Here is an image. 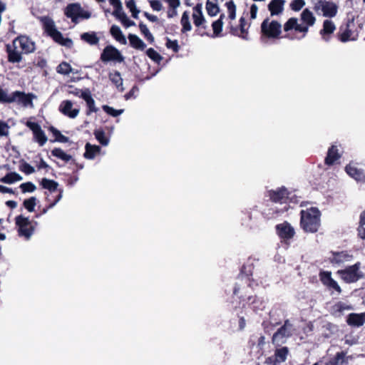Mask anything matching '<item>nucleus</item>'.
<instances>
[{
  "label": "nucleus",
  "instance_id": "f8f14e48",
  "mask_svg": "<svg viewBox=\"0 0 365 365\" xmlns=\"http://www.w3.org/2000/svg\"><path fill=\"white\" fill-rule=\"evenodd\" d=\"M284 317V311L279 308H274L269 312L268 322H263L262 326L265 331H268V324L273 327L279 325Z\"/></svg>",
  "mask_w": 365,
  "mask_h": 365
},
{
  "label": "nucleus",
  "instance_id": "393cba45",
  "mask_svg": "<svg viewBox=\"0 0 365 365\" xmlns=\"http://www.w3.org/2000/svg\"><path fill=\"white\" fill-rule=\"evenodd\" d=\"M321 280L322 283L337 292H340L341 289L338 283L331 278V273L328 272H323L320 274Z\"/></svg>",
  "mask_w": 365,
  "mask_h": 365
},
{
  "label": "nucleus",
  "instance_id": "ea45409f",
  "mask_svg": "<svg viewBox=\"0 0 365 365\" xmlns=\"http://www.w3.org/2000/svg\"><path fill=\"white\" fill-rule=\"evenodd\" d=\"M41 184L44 189H47L51 192H54L58 185L57 182L47 178H43Z\"/></svg>",
  "mask_w": 365,
  "mask_h": 365
},
{
  "label": "nucleus",
  "instance_id": "9b49d317",
  "mask_svg": "<svg viewBox=\"0 0 365 365\" xmlns=\"http://www.w3.org/2000/svg\"><path fill=\"white\" fill-rule=\"evenodd\" d=\"M13 43L15 47L21 48L23 53H30L35 50L34 42L26 36H20L16 38Z\"/></svg>",
  "mask_w": 365,
  "mask_h": 365
},
{
  "label": "nucleus",
  "instance_id": "864d4df0",
  "mask_svg": "<svg viewBox=\"0 0 365 365\" xmlns=\"http://www.w3.org/2000/svg\"><path fill=\"white\" fill-rule=\"evenodd\" d=\"M304 0H293L290 4V8L294 11H299L304 7Z\"/></svg>",
  "mask_w": 365,
  "mask_h": 365
},
{
  "label": "nucleus",
  "instance_id": "79ce46f5",
  "mask_svg": "<svg viewBox=\"0 0 365 365\" xmlns=\"http://www.w3.org/2000/svg\"><path fill=\"white\" fill-rule=\"evenodd\" d=\"M56 71L60 74L68 75L73 73V69L70 64L66 62H62L57 66Z\"/></svg>",
  "mask_w": 365,
  "mask_h": 365
},
{
  "label": "nucleus",
  "instance_id": "c03bdc74",
  "mask_svg": "<svg viewBox=\"0 0 365 365\" xmlns=\"http://www.w3.org/2000/svg\"><path fill=\"white\" fill-rule=\"evenodd\" d=\"M351 31L346 28L344 31L338 33V38L341 42L346 43L349 41H354V38H351Z\"/></svg>",
  "mask_w": 365,
  "mask_h": 365
},
{
  "label": "nucleus",
  "instance_id": "1a4fd4ad",
  "mask_svg": "<svg viewBox=\"0 0 365 365\" xmlns=\"http://www.w3.org/2000/svg\"><path fill=\"white\" fill-rule=\"evenodd\" d=\"M36 98V96L34 93H26L23 91H16L13 92V103H16L19 105L27 108H33L34 107L33 100Z\"/></svg>",
  "mask_w": 365,
  "mask_h": 365
},
{
  "label": "nucleus",
  "instance_id": "de8ad7c7",
  "mask_svg": "<svg viewBox=\"0 0 365 365\" xmlns=\"http://www.w3.org/2000/svg\"><path fill=\"white\" fill-rule=\"evenodd\" d=\"M139 28L140 29L141 33L144 35L147 41H148L150 43H153L154 41V37L147 28L146 25L143 24H140Z\"/></svg>",
  "mask_w": 365,
  "mask_h": 365
},
{
  "label": "nucleus",
  "instance_id": "7c9ffc66",
  "mask_svg": "<svg viewBox=\"0 0 365 365\" xmlns=\"http://www.w3.org/2000/svg\"><path fill=\"white\" fill-rule=\"evenodd\" d=\"M289 354V349L287 346H282L279 349H276L274 351V362L282 363L286 361Z\"/></svg>",
  "mask_w": 365,
  "mask_h": 365
},
{
  "label": "nucleus",
  "instance_id": "a878e982",
  "mask_svg": "<svg viewBox=\"0 0 365 365\" xmlns=\"http://www.w3.org/2000/svg\"><path fill=\"white\" fill-rule=\"evenodd\" d=\"M284 0H272L268 4V9L271 16L279 15L283 11Z\"/></svg>",
  "mask_w": 365,
  "mask_h": 365
},
{
  "label": "nucleus",
  "instance_id": "f03ea898",
  "mask_svg": "<svg viewBox=\"0 0 365 365\" xmlns=\"http://www.w3.org/2000/svg\"><path fill=\"white\" fill-rule=\"evenodd\" d=\"M300 215V225L302 228L306 232H317L321 225V213L319 209L317 207H311L307 210H302Z\"/></svg>",
  "mask_w": 365,
  "mask_h": 365
},
{
  "label": "nucleus",
  "instance_id": "bb28decb",
  "mask_svg": "<svg viewBox=\"0 0 365 365\" xmlns=\"http://www.w3.org/2000/svg\"><path fill=\"white\" fill-rule=\"evenodd\" d=\"M192 19L194 24L197 27L200 26L205 21L202 14V5L201 4H197L193 8Z\"/></svg>",
  "mask_w": 365,
  "mask_h": 365
},
{
  "label": "nucleus",
  "instance_id": "0eeeda50",
  "mask_svg": "<svg viewBox=\"0 0 365 365\" xmlns=\"http://www.w3.org/2000/svg\"><path fill=\"white\" fill-rule=\"evenodd\" d=\"M314 10L317 14L322 12L325 17L333 18L337 14L338 6L333 1L319 0L314 4Z\"/></svg>",
  "mask_w": 365,
  "mask_h": 365
},
{
  "label": "nucleus",
  "instance_id": "7ed1b4c3",
  "mask_svg": "<svg viewBox=\"0 0 365 365\" xmlns=\"http://www.w3.org/2000/svg\"><path fill=\"white\" fill-rule=\"evenodd\" d=\"M294 325L289 319H286L284 324L273 334L272 342L277 346H280L287 343L288 339L296 334Z\"/></svg>",
  "mask_w": 365,
  "mask_h": 365
},
{
  "label": "nucleus",
  "instance_id": "c756f323",
  "mask_svg": "<svg viewBox=\"0 0 365 365\" xmlns=\"http://www.w3.org/2000/svg\"><path fill=\"white\" fill-rule=\"evenodd\" d=\"M81 38L91 46L97 45L99 42V38L94 31L83 33L81 35Z\"/></svg>",
  "mask_w": 365,
  "mask_h": 365
},
{
  "label": "nucleus",
  "instance_id": "f704fd0d",
  "mask_svg": "<svg viewBox=\"0 0 365 365\" xmlns=\"http://www.w3.org/2000/svg\"><path fill=\"white\" fill-rule=\"evenodd\" d=\"M206 9L207 14L210 16H216L220 11L219 6L217 5V0H207Z\"/></svg>",
  "mask_w": 365,
  "mask_h": 365
},
{
  "label": "nucleus",
  "instance_id": "6e6552de",
  "mask_svg": "<svg viewBox=\"0 0 365 365\" xmlns=\"http://www.w3.org/2000/svg\"><path fill=\"white\" fill-rule=\"evenodd\" d=\"M262 34L271 38H277L282 32V25L277 21H269L268 19H264L261 24Z\"/></svg>",
  "mask_w": 365,
  "mask_h": 365
},
{
  "label": "nucleus",
  "instance_id": "58836bf2",
  "mask_svg": "<svg viewBox=\"0 0 365 365\" xmlns=\"http://www.w3.org/2000/svg\"><path fill=\"white\" fill-rule=\"evenodd\" d=\"M344 357L345 354L344 352H339L334 358L331 359L324 365H345L346 362L344 361Z\"/></svg>",
  "mask_w": 365,
  "mask_h": 365
},
{
  "label": "nucleus",
  "instance_id": "2f4dec72",
  "mask_svg": "<svg viewBox=\"0 0 365 365\" xmlns=\"http://www.w3.org/2000/svg\"><path fill=\"white\" fill-rule=\"evenodd\" d=\"M110 34L119 43L122 44L126 43V38L123 34L120 27L116 25H113L110 30Z\"/></svg>",
  "mask_w": 365,
  "mask_h": 365
},
{
  "label": "nucleus",
  "instance_id": "4d7b16f0",
  "mask_svg": "<svg viewBox=\"0 0 365 365\" xmlns=\"http://www.w3.org/2000/svg\"><path fill=\"white\" fill-rule=\"evenodd\" d=\"M166 47L168 48L172 49L174 52H178L179 51V45L176 40L172 41L168 38L166 42Z\"/></svg>",
  "mask_w": 365,
  "mask_h": 365
},
{
  "label": "nucleus",
  "instance_id": "603ef678",
  "mask_svg": "<svg viewBox=\"0 0 365 365\" xmlns=\"http://www.w3.org/2000/svg\"><path fill=\"white\" fill-rule=\"evenodd\" d=\"M20 188L23 192H33L36 190V187L33 182H27L22 183Z\"/></svg>",
  "mask_w": 365,
  "mask_h": 365
},
{
  "label": "nucleus",
  "instance_id": "37998d69",
  "mask_svg": "<svg viewBox=\"0 0 365 365\" xmlns=\"http://www.w3.org/2000/svg\"><path fill=\"white\" fill-rule=\"evenodd\" d=\"M94 135L97 140L102 145H107L109 143L108 138L106 136V133L102 130H96L94 131Z\"/></svg>",
  "mask_w": 365,
  "mask_h": 365
},
{
  "label": "nucleus",
  "instance_id": "aec40b11",
  "mask_svg": "<svg viewBox=\"0 0 365 365\" xmlns=\"http://www.w3.org/2000/svg\"><path fill=\"white\" fill-rule=\"evenodd\" d=\"M288 192L284 187L269 191V197L274 202L284 203L288 198Z\"/></svg>",
  "mask_w": 365,
  "mask_h": 365
},
{
  "label": "nucleus",
  "instance_id": "4be33fe9",
  "mask_svg": "<svg viewBox=\"0 0 365 365\" xmlns=\"http://www.w3.org/2000/svg\"><path fill=\"white\" fill-rule=\"evenodd\" d=\"M341 157V153L336 145H331L327 152L325 158V163L327 165H333Z\"/></svg>",
  "mask_w": 365,
  "mask_h": 365
},
{
  "label": "nucleus",
  "instance_id": "5fc2aeb1",
  "mask_svg": "<svg viewBox=\"0 0 365 365\" xmlns=\"http://www.w3.org/2000/svg\"><path fill=\"white\" fill-rule=\"evenodd\" d=\"M227 8L229 12V18L230 19H235L236 17V6L233 1H229L226 3Z\"/></svg>",
  "mask_w": 365,
  "mask_h": 365
},
{
  "label": "nucleus",
  "instance_id": "ddd939ff",
  "mask_svg": "<svg viewBox=\"0 0 365 365\" xmlns=\"http://www.w3.org/2000/svg\"><path fill=\"white\" fill-rule=\"evenodd\" d=\"M73 103L70 100H64L63 101L58 107V110L65 116L68 117L69 118H76L79 113V108H73Z\"/></svg>",
  "mask_w": 365,
  "mask_h": 365
},
{
  "label": "nucleus",
  "instance_id": "8fccbe9b",
  "mask_svg": "<svg viewBox=\"0 0 365 365\" xmlns=\"http://www.w3.org/2000/svg\"><path fill=\"white\" fill-rule=\"evenodd\" d=\"M112 14L119 21L121 19H125L126 14L123 11L122 4L114 7V11Z\"/></svg>",
  "mask_w": 365,
  "mask_h": 365
},
{
  "label": "nucleus",
  "instance_id": "680f3d73",
  "mask_svg": "<svg viewBox=\"0 0 365 365\" xmlns=\"http://www.w3.org/2000/svg\"><path fill=\"white\" fill-rule=\"evenodd\" d=\"M151 8L156 11H159L162 9L163 5L159 0H153L150 1Z\"/></svg>",
  "mask_w": 365,
  "mask_h": 365
},
{
  "label": "nucleus",
  "instance_id": "09e8293b",
  "mask_svg": "<svg viewBox=\"0 0 365 365\" xmlns=\"http://www.w3.org/2000/svg\"><path fill=\"white\" fill-rule=\"evenodd\" d=\"M36 205V198L31 197L24 201V206L29 212H33Z\"/></svg>",
  "mask_w": 365,
  "mask_h": 365
},
{
  "label": "nucleus",
  "instance_id": "a19ab883",
  "mask_svg": "<svg viewBox=\"0 0 365 365\" xmlns=\"http://www.w3.org/2000/svg\"><path fill=\"white\" fill-rule=\"evenodd\" d=\"M13 100V92L9 93L7 90L0 88V103H12Z\"/></svg>",
  "mask_w": 365,
  "mask_h": 365
},
{
  "label": "nucleus",
  "instance_id": "412c9836",
  "mask_svg": "<svg viewBox=\"0 0 365 365\" xmlns=\"http://www.w3.org/2000/svg\"><path fill=\"white\" fill-rule=\"evenodd\" d=\"M6 51L8 53V61L11 63H19L22 60L21 51H19L18 47H15L14 43L12 46L6 45Z\"/></svg>",
  "mask_w": 365,
  "mask_h": 365
},
{
  "label": "nucleus",
  "instance_id": "13d9d810",
  "mask_svg": "<svg viewBox=\"0 0 365 365\" xmlns=\"http://www.w3.org/2000/svg\"><path fill=\"white\" fill-rule=\"evenodd\" d=\"M126 6L130 10L133 18H137V9L135 8V3L134 0H130L126 2Z\"/></svg>",
  "mask_w": 365,
  "mask_h": 365
},
{
  "label": "nucleus",
  "instance_id": "72a5a7b5",
  "mask_svg": "<svg viewBox=\"0 0 365 365\" xmlns=\"http://www.w3.org/2000/svg\"><path fill=\"white\" fill-rule=\"evenodd\" d=\"M23 178L22 177L16 172H11L7 173L5 176L0 179V181L6 184H12L15 182L20 181Z\"/></svg>",
  "mask_w": 365,
  "mask_h": 365
},
{
  "label": "nucleus",
  "instance_id": "a18cd8bd",
  "mask_svg": "<svg viewBox=\"0 0 365 365\" xmlns=\"http://www.w3.org/2000/svg\"><path fill=\"white\" fill-rule=\"evenodd\" d=\"M146 55L153 60L155 63L159 64L162 61L163 57L153 48H150L146 51Z\"/></svg>",
  "mask_w": 365,
  "mask_h": 365
},
{
  "label": "nucleus",
  "instance_id": "bf43d9fd",
  "mask_svg": "<svg viewBox=\"0 0 365 365\" xmlns=\"http://www.w3.org/2000/svg\"><path fill=\"white\" fill-rule=\"evenodd\" d=\"M21 170L26 175H30L35 172L34 168L26 162L22 164Z\"/></svg>",
  "mask_w": 365,
  "mask_h": 365
},
{
  "label": "nucleus",
  "instance_id": "69168bd1",
  "mask_svg": "<svg viewBox=\"0 0 365 365\" xmlns=\"http://www.w3.org/2000/svg\"><path fill=\"white\" fill-rule=\"evenodd\" d=\"M169 5L170 9H177L180 5V0H164Z\"/></svg>",
  "mask_w": 365,
  "mask_h": 365
},
{
  "label": "nucleus",
  "instance_id": "4c0bfd02",
  "mask_svg": "<svg viewBox=\"0 0 365 365\" xmlns=\"http://www.w3.org/2000/svg\"><path fill=\"white\" fill-rule=\"evenodd\" d=\"M181 25L182 26V32L185 33L187 31H189L192 29V26L190 22L189 19V13L188 11H185L183 12L181 21H180Z\"/></svg>",
  "mask_w": 365,
  "mask_h": 365
},
{
  "label": "nucleus",
  "instance_id": "dca6fc26",
  "mask_svg": "<svg viewBox=\"0 0 365 365\" xmlns=\"http://www.w3.org/2000/svg\"><path fill=\"white\" fill-rule=\"evenodd\" d=\"M354 259L353 255L348 251H341L333 252L330 257V262L332 264L340 267L346 262H351Z\"/></svg>",
  "mask_w": 365,
  "mask_h": 365
},
{
  "label": "nucleus",
  "instance_id": "3c124183",
  "mask_svg": "<svg viewBox=\"0 0 365 365\" xmlns=\"http://www.w3.org/2000/svg\"><path fill=\"white\" fill-rule=\"evenodd\" d=\"M103 109L106 113L113 117H117L123 113V109L116 110L106 105L103 106Z\"/></svg>",
  "mask_w": 365,
  "mask_h": 365
},
{
  "label": "nucleus",
  "instance_id": "6ab92c4d",
  "mask_svg": "<svg viewBox=\"0 0 365 365\" xmlns=\"http://www.w3.org/2000/svg\"><path fill=\"white\" fill-rule=\"evenodd\" d=\"M243 300L245 301L246 303L255 312L263 310L266 307L265 302L262 299L255 296H249Z\"/></svg>",
  "mask_w": 365,
  "mask_h": 365
},
{
  "label": "nucleus",
  "instance_id": "6e6d98bb",
  "mask_svg": "<svg viewBox=\"0 0 365 365\" xmlns=\"http://www.w3.org/2000/svg\"><path fill=\"white\" fill-rule=\"evenodd\" d=\"M298 19L297 18H290L284 25V30L285 31H290L295 29Z\"/></svg>",
  "mask_w": 365,
  "mask_h": 365
},
{
  "label": "nucleus",
  "instance_id": "b1692460",
  "mask_svg": "<svg viewBox=\"0 0 365 365\" xmlns=\"http://www.w3.org/2000/svg\"><path fill=\"white\" fill-rule=\"evenodd\" d=\"M352 306L344 302H338L331 307L332 314L335 317H340L344 314L345 312L351 310Z\"/></svg>",
  "mask_w": 365,
  "mask_h": 365
},
{
  "label": "nucleus",
  "instance_id": "4468645a",
  "mask_svg": "<svg viewBox=\"0 0 365 365\" xmlns=\"http://www.w3.org/2000/svg\"><path fill=\"white\" fill-rule=\"evenodd\" d=\"M26 126L32 130L35 140L40 146H43L47 142V137L41 127L35 122L27 121Z\"/></svg>",
  "mask_w": 365,
  "mask_h": 365
},
{
  "label": "nucleus",
  "instance_id": "f3484780",
  "mask_svg": "<svg viewBox=\"0 0 365 365\" xmlns=\"http://www.w3.org/2000/svg\"><path fill=\"white\" fill-rule=\"evenodd\" d=\"M336 30V26L331 20L326 19L323 22V28L319 31L322 38L325 42H329L331 38V35Z\"/></svg>",
  "mask_w": 365,
  "mask_h": 365
},
{
  "label": "nucleus",
  "instance_id": "20e7f679",
  "mask_svg": "<svg viewBox=\"0 0 365 365\" xmlns=\"http://www.w3.org/2000/svg\"><path fill=\"white\" fill-rule=\"evenodd\" d=\"M359 262L351 266H348L343 269L337 271V274L346 283L356 282L364 277V273L360 270Z\"/></svg>",
  "mask_w": 365,
  "mask_h": 365
},
{
  "label": "nucleus",
  "instance_id": "338daca9",
  "mask_svg": "<svg viewBox=\"0 0 365 365\" xmlns=\"http://www.w3.org/2000/svg\"><path fill=\"white\" fill-rule=\"evenodd\" d=\"M120 21L122 23V24L126 28L135 25L134 21L130 20L127 16H125V19H121Z\"/></svg>",
  "mask_w": 365,
  "mask_h": 365
},
{
  "label": "nucleus",
  "instance_id": "052dcab7",
  "mask_svg": "<svg viewBox=\"0 0 365 365\" xmlns=\"http://www.w3.org/2000/svg\"><path fill=\"white\" fill-rule=\"evenodd\" d=\"M9 126L6 123L0 120V135L6 136L9 133Z\"/></svg>",
  "mask_w": 365,
  "mask_h": 365
},
{
  "label": "nucleus",
  "instance_id": "473e14b6",
  "mask_svg": "<svg viewBox=\"0 0 365 365\" xmlns=\"http://www.w3.org/2000/svg\"><path fill=\"white\" fill-rule=\"evenodd\" d=\"M86 152L84 157L87 159H93L96 154L101 150V148L98 145H92L89 143H87L85 146Z\"/></svg>",
  "mask_w": 365,
  "mask_h": 365
},
{
  "label": "nucleus",
  "instance_id": "39448f33",
  "mask_svg": "<svg viewBox=\"0 0 365 365\" xmlns=\"http://www.w3.org/2000/svg\"><path fill=\"white\" fill-rule=\"evenodd\" d=\"M64 14L74 24L78 23L79 19H88L91 16V12L85 11L78 3L68 4L64 9Z\"/></svg>",
  "mask_w": 365,
  "mask_h": 365
},
{
  "label": "nucleus",
  "instance_id": "cd10ccee",
  "mask_svg": "<svg viewBox=\"0 0 365 365\" xmlns=\"http://www.w3.org/2000/svg\"><path fill=\"white\" fill-rule=\"evenodd\" d=\"M82 98L86 102L88 108V111L87 113L88 115L91 113H96L98 110L95 106V101L92 98L91 91L88 89H86L84 91V93H82Z\"/></svg>",
  "mask_w": 365,
  "mask_h": 365
},
{
  "label": "nucleus",
  "instance_id": "0e129e2a",
  "mask_svg": "<svg viewBox=\"0 0 365 365\" xmlns=\"http://www.w3.org/2000/svg\"><path fill=\"white\" fill-rule=\"evenodd\" d=\"M294 29L297 31L304 33V35L302 37H304L305 34L308 32L309 26L306 24H304V25L299 24L297 22V26H295Z\"/></svg>",
  "mask_w": 365,
  "mask_h": 365
},
{
  "label": "nucleus",
  "instance_id": "c85d7f7f",
  "mask_svg": "<svg viewBox=\"0 0 365 365\" xmlns=\"http://www.w3.org/2000/svg\"><path fill=\"white\" fill-rule=\"evenodd\" d=\"M301 20L309 27L315 24L316 18L309 9H305L301 14Z\"/></svg>",
  "mask_w": 365,
  "mask_h": 365
},
{
  "label": "nucleus",
  "instance_id": "5701e85b",
  "mask_svg": "<svg viewBox=\"0 0 365 365\" xmlns=\"http://www.w3.org/2000/svg\"><path fill=\"white\" fill-rule=\"evenodd\" d=\"M346 322L353 327H361L365 323V312L361 314L351 313L349 314Z\"/></svg>",
  "mask_w": 365,
  "mask_h": 365
},
{
  "label": "nucleus",
  "instance_id": "423d86ee",
  "mask_svg": "<svg viewBox=\"0 0 365 365\" xmlns=\"http://www.w3.org/2000/svg\"><path fill=\"white\" fill-rule=\"evenodd\" d=\"M15 222L18 227L19 236L29 240L34 232V227L29 217L21 215L16 217Z\"/></svg>",
  "mask_w": 365,
  "mask_h": 365
},
{
  "label": "nucleus",
  "instance_id": "774afa93",
  "mask_svg": "<svg viewBox=\"0 0 365 365\" xmlns=\"http://www.w3.org/2000/svg\"><path fill=\"white\" fill-rule=\"evenodd\" d=\"M258 7L256 4H252L250 7V17L252 19H255L257 17Z\"/></svg>",
  "mask_w": 365,
  "mask_h": 365
},
{
  "label": "nucleus",
  "instance_id": "e2e57ef3",
  "mask_svg": "<svg viewBox=\"0 0 365 365\" xmlns=\"http://www.w3.org/2000/svg\"><path fill=\"white\" fill-rule=\"evenodd\" d=\"M68 93L82 98V93H84V91H81L78 88H75L73 86H69Z\"/></svg>",
  "mask_w": 365,
  "mask_h": 365
},
{
  "label": "nucleus",
  "instance_id": "f257e3e1",
  "mask_svg": "<svg viewBox=\"0 0 365 365\" xmlns=\"http://www.w3.org/2000/svg\"><path fill=\"white\" fill-rule=\"evenodd\" d=\"M38 19L42 24L44 32L58 44L71 48L73 41L69 38H64L63 34L58 31L56 24L52 18L48 16H38Z\"/></svg>",
  "mask_w": 365,
  "mask_h": 365
},
{
  "label": "nucleus",
  "instance_id": "49530a36",
  "mask_svg": "<svg viewBox=\"0 0 365 365\" xmlns=\"http://www.w3.org/2000/svg\"><path fill=\"white\" fill-rule=\"evenodd\" d=\"M110 80L116 86L117 88L122 86V78L118 71L109 74Z\"/></svg>",
  "mask_w": 365,
  "mask_h": 365
},
{
  "label": "nucleus",
  "instance_id": "9d476101",
  "mask_svg": "<svg viewBox=\"0 0 365 365\" xmlns=\"http://www.w3.org/2000/svg\"><path fill=\"white\" fill-rule=\"evenodd\" d=\"M101 60L105 63L108 61L120 63L123 61L124 58L116 48L109 45L106 46L101 53Z\"/></svg>",
  "mask_w": 365,
  "mask_h": 365
},
{
  "label": "nucleus",
  "instance_id": "2eb2a0df",
  "mask_svg": "<svg viewBox=\"0 0 365 365\" xmlns=\"http://www.w3.org/2000/svg\"><path fill=\"white\" fill-rule=\"evenodd\" d=\"M276 231L278 236L283 240L292 239L295 234L294 227L286 221L277 225Z\"/></svg>",
  "mask_w": 365,
  "mask_h": 365
},
{
  "label": "nucleus",
  "instance_id": "a211bd4d",
  "mask_svg": "<svg viewBox=\"0 0 365 365\" xmlns=\"http://www.w3.org/2000/svg\"><path fill=\"white\" fill-rule=\"evenodd\" d=\"M346 173L358 182H365V172L357 168L354 163H349L346 166Z\"/></svg>",
  "mask_w": 365,
  "mask_h": 365
},
{
  "label": "nucleus",
  "instance_id": "e433bc0d",
  "mask_svg": "<svg viewBox=\"0 0 365 365\" xmlns=\"http://www.w3.org/2000/svg\"><path fill=\"white\" fill-rule=\"evenodd\" d=\"M224 17H225V15L221 14L220 16V19H217V21H214L212 24V27L213 29V34L211 35V37L215 38V36H217L221 33V31L222 30V26H223L222 19Z\"/></svg>",
  "mask_w": 365,
  "mask_h": 365
},
{
  "label": "nucleus",
  "instance_id": "c9c22d12",
  "mask_svg": "<svg viewBox=\"0 0 365 365\" xmlns=\"http://www.w3.org/2000/svg\"><path fill=\"white\" fill-rule=\"evenodd\" d=\"M51 154L53 156L62 160L65 163H68L72 158L71 155L66 153L61 148H54L51 150Z\"/></svg>",
  "mask_w": 365,
  "mask_h": 365
}]
</instances>
